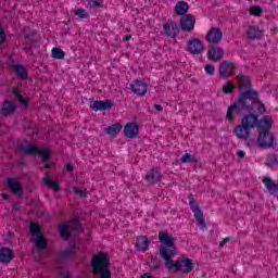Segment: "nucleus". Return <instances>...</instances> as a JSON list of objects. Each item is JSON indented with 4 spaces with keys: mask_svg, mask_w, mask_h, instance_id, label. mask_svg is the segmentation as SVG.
<instances>
[{
    "mask_svg": "<svg viewBox=\"0 0 278 278\" xmlns=\"http://www.w3.org/2000/svg\"><path fill=\"white\" fill-rule=\"evenodd\" d=\"M74 15L78 16V18H88V11H86V9L77 8L74 9Z\"/></svg>",
    "mask_w": 278,
    "mask_h": 278,
    "instance_id": "obj_36",
    "label": "nucleus"
},
{
    "mask_svg": "<svg viewBox=\"0 0 278 278\" xmlns=\"http://www.w3.org/2000/svg\"><path fill=\"white\" fill-rule=\"evenodd\" d=\"M130 88L135 94H138L139 97H144L147 94V84L142 80H135Z\"/></svg>",
    "mask_w": 278,
    "mask_h": 278,
    "instance_id": "obj_17",
    "label": "nucleus"
},
{
    "mask_svg": "<svg viewBox=\"0 0 278 278\" xmlns=\"http://www.w3.org/2000/svg\"><path fill=\"white\" fill-rule=\"evenodd\" d=\"M74 193L78 194L79 197H86V190H81L77 187L74 188Z\"/></svg>",
    "mask_w": 278,
    "mask_h": 278,
    "instance_id": "obj_40",
    "label": "nucleus"
},
{
    "mask_svg": "<svg viewBox=\"0 0 278 278\" xmlns=\"http://www.w3.org/2000/svg\"><path fill=\"white\" fill-rule=\"evenodd\" d=\"M70 227L71 226L68 224H61L59 226V231L64 240H68V237L71 236V233L68 232Z\"/></svg>",
    "mask_w": 278,
    "mask_h": 278,
    "instance_id": "obj_30",
    "label": "nucleus"
},
{
    "mask_svg": "<svg viewBox=\"0 0 278 278\" xmlns=\"http://www.w3.org/2000/svg\"><path fill=\"white\" fill-rule=\"evenodd\" d=\"M207 55L211 62H218V60H223V58H225V50L219 47H212L208 50Z\"/></svg>",
    "mask_w": 278,
    "mask_h": 278,
    "instance_id": "obj_16",
    "label": "nucleus"
},
{
    "mask_svg": "<svg viewBox=\"0 0 278 278\" xmlns=\"http://www.w3.org/2000/svg\"><path fill=\"white\" fill-rule=\"evenodd\" d=\"M105 134H108V136H110L111 138H116V136H118L121 134V131H123V125L119 123H115L111 126H108L104 129Z\"/></svg>",
    "mask_w": 278,
    "mask_h": 278,
    "instance_id": "obj_22",
    "label": "nucleus"
},
{
    "mask_svg": "<svg viewBox=\"0 0 278 278\" xmlns=\"http://www.w3.org/2000/svg\"><path fill=\"white\" fill-rule=\"evenodd\" d=\"M3 199H8V195H5V193L2 194Z\"/></svg>",
    "mask_w": 278,
    "mask_h": 278,
    "instance_id": "obj_46",
    "label": "nucleus"
},
{
    "mask_svg": "<svg viewBox=\"0 0 278 278\" xmlns=\"http://www.w3.org/2000/svg\"><path fill=\"white\" fill-rule=\"evenodd\" d=\"M30 233L37 249L42 250L47 248V240L42 237V232H40V226L38 224L34 222L30 223Z\"/></svg>",
    "mask_w": 278,
    "mask_h": 278,
    "instance_id": "obj_7",
    "label": "nucleus"
},
{
    "mask_svg": "<svg viewBox=\"0 0 278 278\" xmlns=\"http://www.w3.org/2000/svg\"><path fill=\"white\" fill-rule=\"evenodd\" d=\"M189 205L191 207V212H193V216L195 220L198 222L199 228L200 229H207V225L205 224V218L203 217V211H201V207L194 201V197L190 195L189 197Z\"/></svg>",
    "mask_w": 278,
    "mask_h": 278,
    "instance_id": "obj_6",
    "label": "nucleus"
},
{
    "mask_svg": "<svg viewBox=\"0 0 278 278\" xmlns=\"http://www.w3.org/2000/svg\"><path fill=\"white\" fill-rule=\"evenodd\" d=\"M91 266L94 275L100 278H112V271L110 270V257L103 252H99L91 258Z\"/></svg>",
    "mask_w": 278,
    "mask_h": 278,
    "instance_id": "obj_3",
    "label": "nucleus"
},
{
    "mask_svg": "<svg viewBox=\"0 0 278 278\" xmlns=\"http://www.w3.org/2000/svg\"><path fill=\"white\" fill-rule=\"evenodd\" d=\"M237 83L240 90H249L251 88V78L244 74L237 75Z\"/></svg>",
    "mask_w": 278,
    "mask_h": 278,
    "instance_id": "obj_21",
    "label": "nucleus"
},
{
    "mask_svg": "<svg viewBox=\"0 0 278 278\" xmlns=\"http://www.w3.org/2000/svg\"><path fill=\"white\" fill-rule=\"evenodd\" d=\"M5 42V33L3 31V28L0 27V45Z\"/></svg>",
    "mask_w": 278,
    "mask_h": 278,
    "instance_id": "obj_41",
    "label": "nucleus"
},
{
    "mask_svg": "<svg viewBox=\"0 0 278 278\" xmlns=\"http://www.w3.org/2000/svg\"><path fill=\"white\" fill-rule=\"evenodd\" d=\"M264 28L257 24H252L248 27L247 36L250 40H262L264 38Z\"/></svg>",
    "mask_w": 278,
    "mask_h": 278,
    "instance_id": "obj_10",
    "label": "nucleus"
},
{
    "mask_svg": "<svg viewBox=\"0 0 278 278\" xmlns=\"http://www.w3.org/2000/svg\"><path fill=\"white\" fill-rule=\"evenodd\" d=\"M206 40L207 42H213L216 45V42H220L223 40V31L218 28H212L206 34Z\"/></svg>",
    "mask_w": 278,
    "mask_h": 278,
    "instance_id": "obj_18",
    "label": "nucleus"
},
{
    "mask_svg": "<svg viewBox=\"0 0 278 278\" xmlns=\"http://www.w3.org/2000/svg\"><path fill=\"white\" fill-rule=\"evenodd\" d=\"M263 184L265 188L270 192V194H274V197L278 198V185L275 184L274 179L270 177H264Z\"/></svg>",
    "mask_w": 278,
    "mask_h": 278,
    "instance_id": "obj_20",
    "label": "nucleus"
},
{
    "mask_svg": "<svg viewBox=\"0 0 278 278\" xmlns=\"http://www.w3.org/2000/svg\"><path fill=\"white\" fill-rule=\"evenodd\" d=\"M163 29L169 38H175L179 34V26L174 22L164 24Z\"/></svg>",
    "mask_w": 278,
    "mask_h": 278,
    "instance_id": "obj_19",
    "label": "nucleus"
},
{
    "mask_svg": "<svg viewBox=\"0 0 278 278\" xmlns=\"http://www.w3.org/2000/svg\"><path fill=\"white\" fill-rule=\"evenodd\" d=\"M13 94L16 97L17 101L23 105V108H27V103L29 102L27 99H25L23 96H21V91L18 89L13 90Z\"/></svg>",
    "mask_w": 278,
    "mask_h": 278,
    "instance_id": "obj_34",
    "label": "nucleus"
},
{
    "mask_svg": "<svg viewBox=\"0 0 278 278\" xmlns=\"http://www.w3.org/2000/svg\"><path fill=\"white\" fill-rule=\"evenodd\" d=\"M257 125V115L249 114L243 116L241 124L237 125L233 129L235 136L240 140H247L251 136V129Z\"/></svg>",
    "mask_w": 278,
    "mask_h": 278,
    "instance_id": "obj_4",
    "label": "nucleus"
},
{
    "mask_svg": "<svg viewBox=\"0 0 278 278\" xmlns=\"http://www.w3.org/2000/svg\"><path fill=\"white\" fill-rule=\"evenodd\" d=\"M137 251H147L149 249V239L147 237H139L136 243Z\"/></svg>",
    "mask_w": 278,
    "mask_h": 278,
    "instance_id": "obj_28",
    "label": "nucleus"
},
{
    "mask_svg": "<svg viewBox=\"0 0 278 278\" xmlns=\"http://www.w3.org/2000/svg\"><path fill=\"white\" fill-rule=\"evenodd\" d=\"M65 55H66V53L64 52V50H62L60 48L52 49V58L54 60H64Z\"/></svg>",
    "mask_w": 278,
    "mask_h": 278,
    "instance_id": "obj_32",
    "label": "nucleus"
},
{
    "mask_svg": "<svg viewBox=\"0 0 278 278\" xmlns=\"http://www.w3.org/2000/svg\"><path fill=\"white\" fill-rule=\"evenodd\" d=\"M159 241L161 242L160 255L165 260V268L168 273H181L188 275L194 269V261L188 256H180L176 261L173 257L177 255V247L175 239L166 231L159 233Z\"/></svg>",
    "mask_w": 278,
    "mask_h": 278,
    "instance_id": "obj_1",
    "label": "nucleus"
},
{
    "mask_svg": "<svg viewBox=\"0 0 278 278\" xmlns=\"http://www.w3.org/2000/svg\"><path fill=\"white\" fill-rule=\"evenodd\" d=\"M64 278H73V277H71L70 275H66V276H64Z\"/></svg>",
    "mask_w": 278,
    "mask_h": 278,
    "instance_id": "obj_47",
    "label": "nucleus"
},
{
    "mask_svg": "<svg viewBox=\"0 0 278 278\" xmlns=\"http://www.w3.org/2000/svg\"><path fill=\"white\" fill-rule=\"evenodd\" d=\"M204 71H205L206 75H211V77H212L214 75V73H216V67H214V65L208 64L204 67Z\"/></svg>",
    "mask_w": 278,
    "mask_h": 278,
    "instance_id": "obj_38",
    "label": "nucleus"
},
{
    "mask_svg": "<svg viewBox=\"0 0 278 278\" xmlns=\"http://www.w3.org/2000/svg\"><path fill=\"white\" fill-rule=\"evenodd\" d=\"M186 51L191 55H201L205 51V45L200 39L192 38L187 41Z\"/></svg>",
    "mask_w": 278,
    "mask_h": 278,
    "instance_id": "obj_9",
    "label": "nucleus"
},
{
    "mask_svg": "<svg viewBox=\"0 0 278 278\" xmlns=\"http://www.w3.org/2000/svg\"><path fill=\"white\" fill-rule=\"evenodd\" d=\"M222 90L225 94H231V92L236 90V86H233V83L228 81L223 86Z\"/></svg>",
    "mask_w": 278,
    "mask_h": 278,
    "instance_id": "obj_35",
    "label": "nucleus"
},
{
    "mask_svg": "<svg viewBox=\"0 0 278 278\" xmlns=\"http://www.w3.org/2000/svg\"><path fill=\"white\" fill-rule=\"evenodd\" d=\"M90 108L93 112H105L106 110H112V101H93L90 103Z\"/></svg>",
    "mask_w": 278,
    "mask_h": 278,
    "instance_id": "obj_15",
    "label": "nucleus"
},
{
    "mask_svg": "<svg viewBox=\"0 0 278 278\" xmlns=\"http://www.w3.org/2000/svg\"><path fill=\"white\" fill-rule=\"evenodd\" d=\"M160 179H162V174L157 169L150 170L146 176L148 184H157Z\"/></svg>",
    "mask_w": 278,
    "mask_h": 278,
    "instance_id": "obj_24",
    "label": "nucleus"
},
{
    "mask_svg": "<svg viewBox=\"0 0 278 278\" xmlns=\"http://www.w3.org/2000/svg\"><path fill=\"white\" fill-rule=\"evenodd\" d=\"M275 121L273 119V116L264 115L261 119H257L256 117L255 127H257L260 131H270Z\"/></svg>",
    "mask_w": 278,
    "mask_h": 278,
    "instance_id": "obj_11",
    "label": "nucleus"
},
{
    "mask_svg": "<svg viewBox=\"0 0 278 278\" xmlns=\"http://www.w3.org/2000/svg\"><path fill=\"white\" fill-rule=\"evenodd\" d=\"M154 110H156V112H162L164 109L162 108V105L155 104Z\"/></svg>",
    "mask_w": 278,
    "mask_h": 278,
    "instance_id": "obj_43",
    "label": "nucleus"
},
{
    "mask_svg": "<svg viewBox=\"0 0 278 278\" xmlns=\"http://www.w3.org/2000/svg\"><path fill=\"white\" fill-rule=\"evenodd\" d=\"M263 12H264V9H262L261 7H251L250 8L251 16H262Z\"/></svg>",
    "mask_w": 278,
    "mask_h": 278,
    "instance_id": "obj_37",
    "label": "nucleus"
},
{
    "mask_svg": "<svg viewBox=\"0 0 278 278\" xmlns=\"http://www.w3.org/2000/svg\"><path fill=\"white\" fill-rule=\"evenodd\" d=\"M14 110H16V105L10 101H4L2 105V114L3 116H10V114H14Z\"/></svg>",
    "mask_w": 278,
    "mask_h": 278,
    "instance_id": "obj_27",
    "label": "nucleus"
},
{
    "mask_svg": "<svg viewBox=\"0 0 278 278\" xmlns=\"http://www.w3.org/2000/svg\"><path fill=\"white\" fill-rule=\"evenodd\" d=\"M13 253L10 248L0 249V262L2 264H10L12 262Z\"/></svg>",
    "mask_w": 278,
    "mask_h": 278,
    "instance_id": "obj_23",
    "label": "nucleus"
},
{
    "mask_svg": "<svg viewBox=\"0 0 278 278\" xmlns=\"http://www.w3.org/2000/svg\"><path fill=\"white\" fill-rule=\"evenodd\" d=\"M43 184H46V186H49L50 188H52V190H60V184H58V181L51 179L50 175H48L43 178Z\"/></svg>",
    "mask_w": 278,
    "mask_h": 278,
    "instance_id": "obj_29",
    "label": "nucleus"
},
{
    "mask_svg": "<svg viewBox=\"0 0 278 278\" xmlns=\"http://www.w3.org/2000/svg\"><path fill=\"white\" fill-rule=\"evenodd\" d=\"M126 40H129V37H126Z\"/></svg>",
    "mask_w": 278,
    "mask_h": 278,
    "instance_id": "obj_48",
    "label": "nucleus"
},
{
    "mask_svg": "<svg viewBox=\"0 0 278 278\" xmlns=\"http://www.w3.org/2000/svg\"><path fill=\"white\" fill-rule=\"evenodd\" d=\"M273 144H275V136H273V132H270V130H261L256 141H248L247 143L250 149H253V147H261V149H270Z\"/></svg>",
    "mask_w": 278,
    "mask_h": 278,
    "instance_id": "obj_5",
    "label": "nucleus"
},
{
    "mask_svg": "<svg viewBox=\"0 0 278 278\" xmlns=\"http://www.w3.org/2000/svg\"><path fill=\"white\" fill-rule=\"evenodd\" d=\"M227 242H229V238L224 239V240L219 243V247H225V244H227Z\"/></svg>",
    "mask_w": 278,
    "mask_h": 278,
    "instance_id": "obj_44",
    "label": "nucleus"
},
{
    "mask_svg": "<svg viewBox=\"0 0 278 278\" xmlns=\"http://www.w3.org/2000/svg\"><path fill=\"white\" fill-rule=\"evenodd\" d=\"M197 20L192 15H185L180 20V27L184 31H192L194 29V24Z\"/></svg>",
    "mask_w": 278,
    "mask_h": 278,
    "instance_id": "obj_14",
    "label": "nucleus"
},
{
    "mask_svg": "<svg viewBox=\"0 0 278 278\" xmlns=\"http://www.w3.org/2000/svg\"><path fill=\"white\" fill-rule=\"evenodd\" d=\"M88 3L90 8H101V5H103L102 0H89Z\"/></svg>",
    "mask_w": 278,
    "mask_h": 278,
    "instance_id": "obj_39",
    "label": "nucleus"
},
{
    "mask_svg": "<svg viewBox=\"0 0 278 278\" xmlns=\"http://www.w3.org/2000/svg\"><path fill=\"white\" fill-rule=\"evenodd\" d=\"M24 152H26L28 155H40L45 162V168H50V166L47 163V160H49L51 151L45 148H38L36 146H26L24 148Z\"/></svg>",
    "mask_w": 278,
    "mask_h": 278,
    "instance_id": "obj_8",
    "label": "nucleus"
},
{
    "mask_svg": "<svg viewBox=\"0 0 278 278\" xmlns=\"http://www.w3.org/2000/svg\"><path fill=\"white\" fill-rule=\"evenodd\" d=\"M236 68V64L231 61H224L219 65V75L220 77H230L231 73H233V70Z\"/></svg>",
    "mask_w": 278,
    "mask_h": 278,
    "instance_id": "obj_13",
    "label": "nucleus"
},
{
    "mask_svg": "<svg viewBox=\"0 0 278 278\" xmlns=\"http://www.w3.org/2000/svg\"><path fill=\"white\" fill-rule=\"evenodd\" d=\"M258 99L256 91L247 90L241 92L237 102L228 108L226 118L233 121V112H258V114H266V106Z\"/></svg>",
    "mask_w": 278,
    "mask_h": 278,
    "instance_id": "obj_2",
    "label": "nucleus"
},
{
    "mask_svg": "<svg viewBox=\"0 0 278 278\" xmlns=\"http://www.w3.org/2000/svg\"><path fill=\"white\" fill-rule=\"evenodd\" d=\"M138 134H140V128L138 127V124L130 122L125 125L124 135L126 136V138H138Z\"/></svg>",
    "mask_w": 278,
    "mask_h": 278,
    "instance_id": "obj_12",
    "label": "nucleus"
},
{
    "mask_svg": "<svg viewBox=\"0 0 278 278\" xmlns=\"http://www.w3.org/2000/svg\"><path fill=\"white\" fill-rule=\"evenodd\" d=\"M8 185H9L11 192H13V194H21V192H22L21 182H18V180H16L14 178H9Z\"/></svg>",
    "mask_w": 278,
    "mask_h": 278,
    "instance_id": "obj_26",
    "label": "nucleus"
},
{
    "mask_svg": "<svg viewBox=\"0 0 278 278\" xmlns=\"http://www.w3.org/2000/svg\"><path fill=\"white\" fill-rule=\"evenodd\" d=\"M180 162H182V164H194L197 163V157L190 153H185L181 156Z\"/></svg>",
    "mask_w": 278,
    "mask_h": 278,
    "instance_id": "obj_31",
    "label": "nucleus"
},
{
    "mask_svg": "<svg viewBox=\"0 0 278 278\" xmlns=\"http://www.w3.org/2000/svg\"><path fill=\"white\" fill-rule=\"evenodd\" d=\"M237 155H238V157H244V155H247V152L240 150V151L237 152Z\"/></svg>",
    "mask_w": 278,
    "mask_h": 278,
    "instance_id": "obj_42",
    "label": "nucleus"
},
{
    "mask_svg": "<svg viewBox=\"0 0 278 278\" xmlns=\"http://www.w3.org/2000/svg\"><path fill=\"white\" fill-rule=\"evenodd\" d=\"M189 8L190 7L188 5V2L179 1L176 3V5L174 8V12H175V14H178V16H184V14H187Z\"/></svg>",
    "mask_w": 278,
    "mask_h": 278,
    "instance_id": "obj_25",
    "label": "nucleus"
},
{
    "mask_svg": "<svg viewBox=\"0 0 278 278\" xmlns=\"http://www.w3.org/2000/svg\"><path fill=\"white\" fill-rule=\"evenodd\" d=\"M65 168H66V170H67L68 173H72V170H73V165L67 164V165L65 166Z\"/></svg>",
    "mask_w": 278,
    "mask_h": 278,
    "instance_id": "obj_45",
    "label": "nucleus"
},
{
    "mask_svg": "<svg viewBox=\"0 0 278 278\" xmlns=\"http://www.w3.org/2000/svg\"><path fill=\"white\" fill-rule=\"evenodd\" d=\"M14 71H15L17 77H20V79H26L27 78V71L25 70V67H23L21 65H16L14 67Z\"/></svg>",
    "mask_w": 278,
    "mask_h": 278,
    "instance_id": "obj_33",
    "label": "nucleus"
}]
</instances>
